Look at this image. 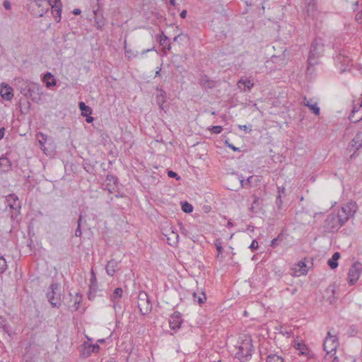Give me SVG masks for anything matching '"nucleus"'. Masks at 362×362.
Masks as SVG:
<instances>
[{"mask_svg":"<svg viewBox=\"0 0 362 362\" xmlns=\"http://www.w3.org/2000/svg\"><path fill=\"white\" fill-rule=\"evenodd\" d=\"M356 207L355 202H349L342 206L337 213L332 212L329 214L325 221L323 226L325 231H337L350 217L354 216Z\"/></svg>","mask_w":362,"mask_h":362,"instance_id":"nucleus-1","label":"nucleus"},{"mask_svg":"<svg viewBox=\"0 0 362 362\" xmlns=\"http://www.w3.org/2000/svg\"><path fill=\"white\" fill-rule=\"evenodd\" d=\"M238 351L235 354V357L241 362H246L250 359L252 352L254 351V346L252 343L250 337L245 336L241 341L240 344L237 346Z\"/></svg>","mask_w":362,"mask_h":362,"instance_id":"nucleus-2","label":"nucleus"},{"mask_svg":"<svg viewBox=\"0 0 362 362\" xmlns=\"http://www.w3.org/2000/svg\"><path fill=\"white\" fill-rule=\"evenodd\" d=\"M334 61L341 73L346 71L352 66V60L349 57L347 52L344 49L340 50L334 57Z\"/></svg>","mask_w":362,"mask_h":362,"instance_id":"nucleus-3","label":"nucleus"},{"mask_svg":"<svg viewBox=\"0 0 362 362\" xmlns=\"http://www.w3.org/2000/svg\"><path fill=\"white\" fill-rule=\"evenodd\" d=\"M47 298L50 304L54 308H59L61 305L60 286L57 283H52L48 288L46 294Z\"/></svg>","mask_w":362,"mask_h":362,"instance_id":"nucleus-4","label":"nucleus"},{"mask_svg":"<svg viewBox=\"0 0 362 362\" xmlns=\"http://www.w3.org/2000/svg\"><path fill=\"white\" fill-rule=\"evenodd\" d=\"M137 305L140 313L144 315L148 314L151 311L152 303L146 292L140 291L139 293Z\"/></svg>","mask_w":362,"mask_h":362,"instance_id":"nucleus-5","label":"nucleus"},{"mask_svg":"<svg viewBox=\"0 0 362 362\" xmlns=\"http://www.w3.org/2000/svg\"><path fill=\"white\" fill-rule=\"evenodd\" d=\"M92 339L88 338V341H84L81 346V356L83 358L89 357L92 354L99 352L100 348L98 344H92Z\"/></svg>","mask_w":362,"mask_h":362,"instance_id":"nucleus-6","label":"nucleus"},{"mask_svg":"<svg viewBox=\"0 0 362 362\" xmlns=\"http://www.w3.org/2000/svg\"><path fill=\"white\" fill-rule=\"evenodd\" d=\"M339 345L337 338L335 335H332L329 332L327 336L325 337L323 343L324 351L327 354H335L337 348Z\"/></svg>","mask_w":362,"mask_h":362,"instance_id":"nucleus-7","label":"nucleus"},{"mask_svg":"<svg viewBox=\"0 0 362 362\" xmlns=\"http://www.w3.org/2000/svg\"><path fill=\"white\" fill-rule=\"evenodd\" d=\"M123 296V289L120 287L116 288L110 296V300L112 303V308L115 313L122 311L121 299Z\"/></svg>","mask_w":362,"mask_h":362,"instance_id":"nucleus-8","label":"nucleus"},{"mask_svg":"<svg viewBox=\"0 0 362 362\" xmlns=\"http://www.w3.org/2000/svg\"><path fill=\"white\" fill-rule=\"evenodd\" d=\"M362 271V264L358 262H354L348 273V281L350 285H354L358 280Z\"/></svg>","mask_w":362,"mask_h":362,"instance_id":"nucleus-9","label":"nucleus"},{"mask_svg":"<svg viewBox=\"0 0 362 362\" xmlns=\"http://www.w3.org/2000/svg\"><path fill=\"white\" fill-rule=\"evenodd\" d=\"M42 94V87L37 83H33V84L31 85L30 91L28 92V95H26L25 97L26 98H30L34 103H37L41 100V96Z\"/></svg>","mask_w":362,"mask_h":362,"instance_id":"nucleus-10","label":"nucleus"},{"mask_svg":"<svg viewBox=\"0 0 362 362\" xmlns=\"http://www.w3.org/2000/svg\"><path fill=\"white\" fill-rule=\"evenodd\" d=\"M182 322V316L180 312L175 311L170 317L169 325L170 327L173 330L180 329Z\"/></svg>","mask_w":362,"mask_h":362,"instance_id":"nucleus-11","label":"nucleus"},{"mask_svg":"<svg viewBox=\"0 0 362 362\" xmlns=\"http://www.w3.org/2000/svg\"><path fill=\"white\" fill-rule=\"evenodd\" d=\"M15 81L16 83L17 89L19 90L21 93L24 96L28 95V92L30 91L31 85L33 84V83L29 82L21 78H16Z\"/></svg>","mask_w":362,"mask_h":362,"instance_id":"nucleus-12","label":"nucleus"},{"mask_svg":"<svg viewBox=\"0 0 362 362\" xmlns=\"http://www.w3.org/2000/svg\"><path fill=\"white\" fill-rule=\"evenodd\" d=\"M315 45L314 43L312 44L310 51L309 53V56L308 58V68L307 71L312 73L315 70V66L317 64V59L315 57Z\"/></svg>","mask_w":362,"mask_h":362,"instance_id":"nucleus-13","label":"nucleus"},{"mask_svg":"<svg viewBox=\"0 0 362 362\" xmlns=\"http://www.w3.org/2000/svg\"><path fill=\"white\" fill-rule=\"evenodd\" d=\"M99 1L100 0H97L98 7L96 10L93 11V13L95 26L98 29L101 30L103 27L105 25V18L103 17V11L100 10Z\"/></svg>","mask_w":362,"mask_h":362,"instance_id":"nucleus-14","label":"nucleus"},{"mask_svg":"<svg viewBox=\"0 0 362 362\" xmlns=\"http://www.w3.org/2000/svg\"><path fill=\"white\" fill-rule=\"evenodd\" d=\"M357 105H354L349 115V119L351 122H358L362 119V100Z\"/></svg>","mask_w":362,"mask_h":362,"instance_id":"nucleus-15","label":"nucleus"},{"mask_svg":"<svg viewBox=\"0 0 362 362\" xmlns=\"http://www.w3.org/2000/svg\"><path fill=\"white\" fill-rule=\"evenodd\" d=\"M0 95L4 100L10 101L13 97V90L9 85L2 83L0 88Z\"/></svg>","mask_w":362,"mask_h":362,"instance_id":"nucleus-16","label":"nucleus"},{"mask_svg":"<svg viewBox=\"0 0 362 362\" xmlns=\"http://www.w3.org/2000/svg\"><path fill=\"white\" fill-rule=\"evenodd\" d=\"M6 200L7 202V206L11 209L15 210L17 212L19 211L21 206L18 201V197L16 195L9 194L8 196L6 197Z\"/></svg>","mask_w":362,"mask_h":362,"instance_id":"nucleus-17","label":"nucleus"},{"mask_svg":"<svg viewBox=\"0 0 362 362\" xmlns=\"http://www.w3.org/2000/svg\"><path fill=\"white\" fill-rule=\"evenodd\" d=\"M322 298L329 304H333L336 301L334 286H329L325 290L322 294Z\"/></svg>","mask_w":362,"mask_h":362,"instance_id":"nucleus-18","label":"nucleus"},{"mask_svg":"<svg viewBox=\"0 0 362 362\" xmlns=\"http://www.w3.org/2000/svg\"><path fill=\"white\" fill-rule=\"evenodd\" d=\"M106 181L108 182V183L107 184V189L109 191V192L110 193L114 192L117 187V184H118L117 177L113 175L108 174L106 176Z\"/></svg>","mask_w":362,"mask_h":362,"instance_id":"nucleus-19","label":"nucleus"},{"mask_svg":"<svg viewBox=\"0 0 362 362\" xmlns=\"http://www.w3.org/2000/svg\"><path fill=\"white\" fill-rule=\"evenodd\" d=\"M306 267L307 266L303 262H299L298 264L293 268L292 275L300 276L301 275L305 274L307 273Z\"/></svg>","mask_w":362,"mask_h":362,"instance_id":"nucleus-20","label":"nucleus"},{"mask_svg":"<svg viewBox=\"0 0 362 362\" xmlns=\"http://www.w3.org/2000/svg\"><path fill=\"white\" fill-rule=\"evenodd\" d=\"M105 269L107 274L112 276L119 269V262L115 259H111L107 262Z\"/></svg>","mask_w":362,"mask_h":362,"instance_id":"nucleus-21","label":"nucleus"},{"mask_svg":"<svg viewBox=\"0 0 362 362\" xmlns=\"http://www.w3.org/2000/svg\"><path fill=\"white\" fill-rule=\"evenodd\" d=\"M42 81L46 83V86L48 88L57 85L56 80L54 78L53 75L50 72H47L44 75Z\"/></svg>","mask_w":362,"mask_h":362,"instance_id":"nucleus-22","label":"nucleus"},{"mask_svg":"<svg viewBox=\"0 0 362 362\" xmlns=\"http://www.w3.org/2000/svg\"><path fill=\"white\" fill-rule=\"evenodd\" d=\"M305 1L307 4V13L308 16L314 17L317 11L315 0H305Z\"/></svg>","mask_w":362,"mask_h":362,"instance_id":"nucleus-23","label":"nucleus"},{"mask_svg":"<svg viewBox=\"0 0 362 362\" xmlns=\"http://www.w3.org/2000/svg\"><path fill=\"white\" fill-rule=\"evenodd\" d=\"M294 347L298 350L301 355L309 356L310 350L307 346L303 342H295Z\"/></svg>","mask_w":362,"mask_h":362,"instance_id":"nucleus-24","label":"nucleus"},{"mask_svg":"<svg viewBox=\"0 0 362 362\" xmlns=\"http://www.w3.org/2000/svg\"><path fill=\"white\" fill-rule=\"evenodd\" d=\"M351 144L356 150L362 148V132L356 134V135L351 140Z\"/></svg>","mask_w":362,"mask_h":362,"instance_id":"nucleus-25","label":"nucleus"},{"mask_svg":"<svg viewBox=\"0 0 362 362\" xmlns=\"http://www.w3.org/2000/svg\"><path fill=\"white\" fill-rule=\"evenodd\" d=\"M20 105V111L22 114H27L30 108V103L26 99H20L19 101Z\"/></svg>","mask_w":362,"mask_h":362,"instance_id":"nucleus-26","label":"nucleus"},{"mask_svg":"<svg viewBox=\"0 0 362 362\" xmlns=\"http://www.w3.org/2000/svg\"><path fill=\"white\" fill-rule=\"evenodd\" d=\"M340 257V253L336 252L333 254L331 259H329L327 262V264L332 269H336L338 267V259Z\"/></svg>","mask_w":362,"mask_h":362,"instance_id":"nucleus-27","label":"nucleus"},{"mask_svg":"<svg viewBox=\"0 0 362 362\" xmlns=\"http://www.w3.org/2000/svg\"><path fill=\"white\" fill-rule=\"evenodd\" d=\"M193 300L199 305L204 303L206 300V294L203 291H197L193 293Z\"/></svg>","mask_w":362,"mask_h":362,"instance_id":"nucleus-28","label":"nucleus"},{"mask_svg":"<svg viewBox=\"0 0 362 362\" xmlns=\"http://www.w3.org/2000/svg\"><path fill=\"white\" fill-rule=\"evenodd\" d=\"M62 5L54 4V6L52 8V13L53 16L55 18L56 21L59 23L61 21V14H62Z\"/></svg>","mask_w":362,"mask_h":362,"instance_id":"nucleus-29","label":"nucleus"},{"mask_svg":"<svg viewBox=\"0 0 362 362\" xmlns=\"http://www.w3.org/2000/svg\"><path fill=\"white\" fill-rule=\"evenodd\" d=\"M79 108L83 116H88L92 114V109L86 105L83 102H80L78 104Z\"/></svg>","mask_w":362,"mask_h":362,"instance_id":"nucleus-30","label":"nucleus"},{"mask_svg":"<svg viewBox=\"0 0 362 362\" xmlns=\"http://www.w3.org/2000/svg\"><path fill=\"white\" fill-rule=\"evenodd\" d=\"M156 102L161 109H163V105L165 102V93L160 90V93L156 96Z\"/></svg>","mask_w":362,"mask_h":362,"instance_id":"nucleus-31","label":"nucleus"},{"mask_svg":"<svg viewBox=\"0 0 362 362\" xmlns=\"http://www.w3.org/2000/svg\"><path fill=\"white\" fill-rule=\"evenodd\" d=\"M201 84L209 88H211L214 86V82L213 81L209 80L206 76H204L201 78Z\"/></svg>","mask_w":362,"mask_h":362,"instance_id":"nucleus-32","label":"nucleus"},{"mask_svg":"<svg viewBox=\"0 0 362 362\" xmlns=\"http://www.w3.org/2000/svg\"><path fill=\"white\" fill-rule=\"evenodd\" d=\"M238 84L240 87V85L243 84L248 90H250L253 87V85H254L252 80H251L250 78L240 79L238 81Z\"/></svg>","mask_w":362,"mask_h":362,"instance_id":"nucleus-33","label":"nucleus"},{"mask_svg":"<svg viewBox=\"0 0 362 362\" xmlns=\"http://www.w3.org/2000/svg\"><path fill=\"white\" fill-rule=\"evenodd\" d=\"M303 103L305 105L310 107L312 112L317 115V103H311L305 97L303 98Z\"/></svg>","mask_w":362,"mask_h":362,"instance_id":"nucleus-34","label":"nucleus"},{"mask_svg":"<svg viewBox=\"0 0 362 362\" xmlns=\"http://www.w3.org/2000/svg\"><path fill=\"white\" fill-rule=\"evenodd\" d=\"M267 362H284V359L276 354H270L267 356Z\"/></svg>","mask_w":362,"mask_h":362,"instance_id":"nucleus-35","label":"nucleus"},{"mask_svg":"<svg viewBox=\"0 0 362 362\" xmlns=\"http://www.w3.org/2000/svg\"><path fill=\"white\" fill-rule=\"evenodd\" d=\"M182 210L185 213H191L193 211V206L191 204L187 202H182Z\"/></svg>","mask_w":362,"mask_h":362,"instance_id":"nucleus-36","label":"nucleus"},{"mask_svg":"<svg viewBox=\"0 0 362 362\" xmlns=\"http://www.w3.org/2000/svg\"><path fill=\"white\" fill-rule=\"evenodd\" d=\"M253 198H254L253 203H252L250 210V211H252L253 213H256L257 211L256 206H259V198L255 195L253 196Z\"/></svg>","mask_w":362,"mask_h":362,"instance_id":"nucleus-37","label":"nucleus"},{"mask_svg":"<svg viewBox=\"0 0 362 362\" xmlns=\"http://www.w3.org/2000/svg\"><path fill=\"white\" fill-rule=\"evenodd\" d=\"M7 268V264L6 259L1 256L0 257V274H2L5 272Z\"/></svg>","mask_w":362,"mask_h":362,"instance_id":"nucleus-38","label":"nucleus"},{"mask_svg":"<svg viewBox=\"0 0 362 362\" xmlns=\"http://www.w3.org/2000/svg\"><path fill=\"white\" fill-rule=\"evenodd\" d=\"M168 41V37L164 35L163 33L159 36V43L160 46H165L167 42Z\"/></svg>","mask_w":362,"mask_h":362,"instance_id":"nucleus-39","label":"nucleus"},{"mask_svg":"<svg viewBox=\"0 0 362 362\" xmlns=\"http://www.w3.org/2000/svg\"><path fill=\"white\" fill-rule=\"evenodd\" d=\"M0 165L9 168L11 166L10 160L5 157L0 158Z\"/></svg>","mask_w":362,"mask_h":362,"instance_id":"nucleus-40","label":"nucleus"},{"mask_svg":"<svg viewBox=\"0 0 362 362\" xmlns=\"http://www.w3.org/2000/svg\"><path fill=\"white\" fill-rule=\"evenodd\" d=\"M281 240H282V237L281 235H279L277 236V238H276L272 240L271 247H272L273 248L276 247V245L279 244V242L281 241Z\"/></svg>","mask_w":362,"mask_h":362,"instance_id":"nucleus-41","label":"nucleus"},{"mask_svg":"<svg viewBox=\"0 0 362 362\" xmlns=\"http://www.w3.org/2000/svg\"><path fill=\"white\" fill-rule=\"evenodd\" d=\"M223 130V127L221 126H212L210 129V131L213 134H220Z\"/></svg>","mask_w":362,"mask_h":362,"instance_id":"nucleus-42","label":"nucleus"},{"mask_svg":"<svg viewBox=\"0 0 362 362\" xmlns=\"http://www.w3.org/2000/svg\"><path fill=\"white\" fill-rule=\"evenodd\" d=\"M47 1H48V4L51 6V8H53V6H54V4H57V6H58V4L62 5L61 0H47Z\"/></svg>","mask_w":362,"mask_h":362,"instance_id":"nucleus-43","label":"nucleus"},{"mask_svg":"<svg viewBox=\"0 0 362 362\" xmlns=\"http://www.w3.org/2000/svg\"><path fill=\"white\" fill-rule=\"evenodd\" d=\"M168 175L170 177H175V178H176L177 180H180V177L175 172H173L172 170H169L168 172Z\"/></svg>","mask_w":362,"mask_h":362,"instance_id":"nucleus-44","label":"nucleus"},{"mask_svg":"<svg viewBox=\"0 0 362 362\" xmlns=\"http://www.w3.org/2000/svg\"><path fill=\"white\" fill-rule=\"evenodd\" d=\"M215 245H216V250L218 251V255L221 254L222 251H223V247H222V245H221V243L220 241L217 240L215 243Z\"/></svg>","mask_w":362,"mask_h":362,"instance_id":"nucleus-45","label":"nucleus"},{"mask_svg":"<svg viewBox=\"0 0 362 362\" xmlns=\"http://www.w3.org/2000/svg\"><path fill=\"white\" fill-rule=\"evenodd\" d=\"M249 248L251 250H257L258 248V243L255 240H253Z\"/></svg>","mask_w":362,"mask_h":362,"instance_id":"nucleus-46","label":"nucleus"},{"mask_svg":"<svg viewBox=\"0 0 362 362\" xmlns=\"http://www.w3.org/2000/svg\"><path fill=\"white\" fill-rule=\"evenodd\" d=\"M82 235L81 227V226H77V228L75 230V236L81 237Z\"/></svg>","mask_w":362,"mask_h":362,"instance_id":"nucleus-47","label":"nucleus"},{"mask_svg":"<svg viewBox=\"0 0 362 362\" xmlns=\"http://www.w3.org/2000/svg\"><path fill=\"white\" fill-rule=\"evenodd\" d=\"M3 6L6 9V10H11V3L9 2V1L8 0H5L3 3Z\"/></svg>","mask_w":362,"mask_h":362,"instance_id":"nucleus-48","label":"nucleus"},{"mask_svg":"<svg viewBox=\"0 0 362 362\" xmlns=\"http://www.w3.org/2000/svg\"><path fill=\"white\" fill-rule=\"evenodd\" d=\"M355 18L358 23H362V11L356 13Z\"/></svg>","mask_w":362,"mask_h":362,"instance_id":"nucleus-49","label":"nucleus"},{"mask_svg":"<svg viewBox=\"0 0 362 362\" xmlns=\"http://www.w3.org/2000/svg\"><path fill=\"white\" fill-rule=\"evenodd\" d=\"M276 204L279 208H281V206L282 204V200L280 194L276 198Z\"/></svg>","mask_w":362,"mask_h":362,"instance_id":"nucleus-50","label":"nucleus"},{"mask_svg":"<svg viewBox=\"0 0 362 362\" xmlns=\"http://www.w3.org/2000/svg\"><path fill=\"white\" fill-rule=\"evenodd\" d=\"M240 183L241 187H245L247 186L246 180H245L243 177L241 178H240Z\"/></svg>","mask_w":362,"mask_h":362,"instance_id":"nucleus-51","label":"nucleus"},{"mask_svg":"<svg viewBox=\"0 0 362 362\" xmlns=\"http://www.w3.org/2000/svg\"><path fill=\"white\" fill-rule=\"evenodd\" d=\"M90 293L88 294V298H89L90 300H91V299H92L93 298H94V296H95L93 294V293H92V290L93 289V286H92V285L90 286Z\"/></svg>","mask_w":362,"mask_h":362,"instance_id":"nucleus-52","label":"nucleus"},{"mask_svg":"<svg viewBox=\"0 0 362 362\" xmlns=\"http://www.w3.org/2000/svg\"><path fill=\"white\" fill-rule=\"evenodd\" d=\"M72 13H73L74 15L77 16V15L81 14V11L79 8H75V9H74Z\"/></svg>","mask_w":362,"mask_h":362,"instance_id":"nucleus-53","label":"nucleus"},{"mask_svg":"<svg viewBox=\"0 0 362 362\" xmlns=\"http://www.w3.org/2000/svg\"><path fill=\"white\" fill-rule=\"evenodd\" d=\"M4 132H5V128L4 127H2L0 129V140L1 139H3L4 136Z\"/></svg>","mask_w":362,"mask_h":362,"instance_id":"nucleus-54","label":"nucleus"},{"mask_svg":"<svg viewBox=\"0 0 362 362\" xmlns=\"http://www.w3.org/2000/svg\"><path fill=\"white\" fill-rule=\"evenodd\" d=\"M187 16V11L186 10H183L181 13H180V17L182 18H185Z\"/></svg>","mask_w":362,"mask_h":362,"instance_id":"nucleus-55","label":"nucleus"},{"mask_svg":"<svg viewBox=\"0 0 362 362\" xmlns=\"http://www.w3.org/2000/svg\"><path fill=\"white\" fill-rule=\"evenodd\" d=\"M252 179H253V176H250V177L246 180L247 185H250V184H251V182H252Z\"/></svg>","mask_w":362,"mask_h":362,"instance_id":"nucleus-56","label":"nucleus"},{"mask_svg":"<svg viewBox=\"0 0 362 362\" xmlns=\"http://www.w3.org/2000/svg\"><path fill=\"white\" fill-rule=\"evenodd\" d=\"M228 146L233 149L234 151H240L238 148L235 147L233 144H228Z\"/></svg>","mask_w":362,"mask_h":362,"instance_id":"nucleus-57","label":"nucleus"},{"mask_svg":"<svg viewBox=\"0 0 362 362\" xmlns=\"http://www.w3.org/2000/svg\"><path fill=\"white\" fill-rule=\"evenodd\" d=\"M36 5H37L38 6H41L42 5V3L45 2L44 0H35V1Z\"/></svg>","mask_w":362,"mask_h":362,"instance_id":"nucleus-58","label":"nucleus"},{"mask_svg":"<svg viewBox=\"0 0 362 362\" xmlns=\"http://www.w3.org/2000/svg\"><path fill=\"white\" fill-rule=\"evenodd\" d=\"M81 224H82V216L80 215L78 221H77V226H81Z\"/></svg>","mask_w":362,"mask_h":362,"instance_id":"nucleus-59","label":"nucleus"},{"mask_svg":"<svg viewBox=\"0 0 362 362\" xmlns=\"http://www.w3.org/2000/svg\"><path fill=\"white\" fill-rule=\"evenodd\" d=\"M93 121V117H87V118H86V122H87L88 123H90V122H92Z\"/></svg>","mask_w":362,"mask_h":362,"instance_id":"nucleus-60","label":"nucleus"},{"mask_svg":"<svg viewBox=\"0 0 362 362\" xmlns=\"http://www.w3.org/2000/svg\"><path fill=\"white\" fill-rule=\"evenodd\" d=\"M152 50H154V47H152V48H151V49H144V50H143V51H142V54H145V53H146V52H150V51H152Z\"/></svg>","mask_w":362,"mask_h":362,"instance_id":"nucleus-61","label":"nucleus"},{"mask_svg":"<svg viewBox=\"0 0 362 362\" xmlns=\"http://www.w3.org/2000/svg\"><path fill=\"white\" fill-rule=\"evenodd\" d=\"M91 281H93V280L95 281L96 280V278H95V276L94 274V272L92 270V278H91Z\"/></svg>","mask_w":362,"mask_h":362,"instance_id":"nucleus-62","label":"nucleus"},{"mask_svg":"<svg viewBox=\"0 0 362 362\" xmlns=\"http://www.w3.org/2000/svg\"><path fill=\"white\" fill-rule=\"evenodd\" d=\"M180 37V35H178L177 36H175L173 39V41L176 42V41H178V39Z\"/></svg>","mask_w":362,"mask_h":362,"instance_id":"nucleus-63","label":"nucleus"},{"mask_svg":"<svg viewBox=\"0 0 362 362\" xmlns=\"http://www.w3.org/2000/svg\"><path fill=\"white\" fill-rule=\"evenodd\" d=\"M332 362H339V360H338L337 357H334L333 358V360L332 361Z\"/></svg>","mask_w":362,"mask_h":362,"instance_id":"nucleus-64","label":"nucleus"}]
</instances>
